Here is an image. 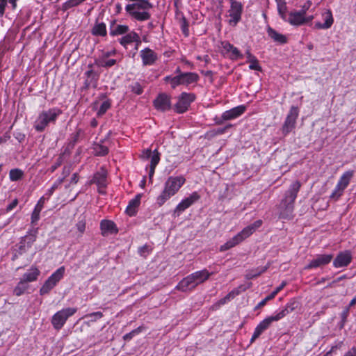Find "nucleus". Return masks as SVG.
Returning a JSON list of instances; mask_svg holds the SVG:
<instances>
[{"instance_id": "obj_1", "label": "nucleus", "mask_w": 356, "mask_h": 356, "mask_svg": "<svg viewBox=\"0 0 356 356\" xmlns=\"http://www.w3.org/2000/svg\"><path fill=\"white\" fill-rule=\"evenodd\" d=\"M185 182L186 179L182 175L169 177L164 183L162 191L156 197V204L159 207L163 205L178 193Z\"/></svg>"}, {"instance_id": "obj_2", "label": "nucleus", "mask_w": 356, "mask_h": 356, "mask_svg": "<svg viewBox=\"0 0 356 356\" xmlns=\"http://www.w3.org/2000/svg\"><path fill=\"white\" fill-rule=\"evenodd\" d=\"M301 184L296 181L291 184L289 190L286 192L284 199L281 201L279 209L280 216L282 218H289L293 211V203L297 194L300 188Z\"/></svg>"}, {"instance_id": "obj_3", "label": "nucleus", "mask_w": 356, "mask_h": 356, "mask_svg": "<svg viewBox=\"0 0 356 356\" xmlns=\"http://www.w3.org/2000/svg\"><path fill=\"white\" fill-rule=\"evenodd\" d=\"M293 303H289L275 315L266 317L261 321L255 327L254 333L250 339V343H253L259 336L266 330L274 321H278L289 314L294 309Z\"/></svg>"}, {"instance_id": "obj_4", "label": "nucleus", "mask_w": 356, "mask_h": 356, "mask_svg": "<svg viewBox=\"0 0 356 356\" xmlns=\"http://www.w3.org/2000/svg\"><path fill=\"white\" fill-rule=\"evenodd\" d=\"M58 108H52L41 111L33 123L34 129L38 131H43L50 123H55L57 118L61 114Z\"/></svg>"}, {"instance_id": "obj_5", "label": "nucleus", "mask_w": 356, "mask_h": 356, "mask_svg": "<svg viewBox=\"0 0 356 356\" xmlns=\"http://www.w3.org/2000/svg\"><path fill=\"white\" fill-rule=\"evenodd\" d=\"M199 79L197 74L194 72L180 73L175 76H167L164 80L170 83L172 88H175L179 85L188 86L195 83Z\"/></svg>"}, {"instance_id": "obj_6", "label": "nucleus", "mask_w": 356, "mask_h": 356, "mask_svg": "<svg viewBox=\"0 0 356 356\" xmlns=\"http://www.w3.org/2000/svg\"><path fill=\"white\" fill-rule=\"evenodd\" d=\"M354 173V170H347L341 175L334 189L330 196V200L337 201L341 197L353 177Z\"/></svg>"}, {"instance_id": "obj_7", "label": "nucleus", "mask_w": 356, "mask_h": 356, "mask_svg": "<svg viewBox=\"0 0 356 356\" xmlns=\"http://www.w3.org/2000/svg\"><path fill=\"white\" fill-rule=\"evenodd\" d=\"M76 311V308L67 307L57 312L51 318L53 327L57 330H60L65 325L67 318L73 316Z\"/></svg>"}, {"instance_id": "obj_8", "label": "nucleus", "mask_w": 356, "mask_h": 356, "mask_svg": "<svg viewBox=\"0 0 356 356\" xmlns=\"http://www.w3.org/2000/svg\"><path fill=\"white\" fill-rule=\"evenodd\" d=\"M65 267L61 266L58 268L44 283L40 289V295L48 293L58 282L63 277L65 274Z\"/></svg>"}, {"instance_id": "obj_9", "label": "nucleus", "mask_w": 356, "mask_h": 356, "mask_svg": "<svg viewBox=\"0 0 356 356\" xmlns=\"http://www.w3.org/2000/svg\"><path fill=\"white\" fill-rule=\"evenodd\" d=\"M230 8L228 10L230 19L229 24L232 26H236L241 19L243 13V6L241 2L238 1H229Z\"/></svg>"}, {"instance_id": "obj_10", "label": "nucleus", "mask_w": 356, "mask_h": 356, "mask_svg": "<svg viewBox=\"0 0 356 356\" xmlns=\"http://www.w3.org/2000/svg\"><path fill=\"white\" fill-rule=\"evenodd\" d=\"M333 259L332 254L316 255L305 266V269H312L323 267L331 262Z\"/></svg>"}, {"instance_id": "obj_11", "label": "nucleus", "mask_w": 356, "mask_h": 356, "mask_svg": "<svg viewBox=\"0 0 356 356\" xmlns=\"http://www.w3.org/2000/svg\"><path fill=\"white\" fill-rule=\"evenodd\" d=\"M195 99V95L192 93L183 92L179 97L175 106V111L179 113H184Z\"/></svg>"}, {"instance_id": "obj_12", "label": "nucleus", "mask_w": 356, "mask_h": 356, "mask_svg": "<svg viewBox=\"0 0 356 356\" xmlns=\"http://www.w3.org/2000/svg\"><path fill=\"white\" fill-rule=\"evenodd\" d=\"M298 108L296 106H292L290 108L289 113L286 116L285 122L283 124V132L284 134L289 133L294 127L296 122V119L298 116Z\"/></svg>"}, {"instance_id": "obj_13", "label": "nucleus", "mask_w": 356, "mask_h": 356, "mask_svg": "<svg viewBox=\"0 0 356 356\" xmlns=\"http://www.w3.org/2000/svg\"><path fill=\"white\" fill-rule=\"evenodd\" d=\"M353 260V256L350 250H345L337 254L333 260V266L334 268H343L348 266Z\"/></svg>"}, {"instance_id": "obj_14", "label": "nucleus", "mask_w": 356, "mask_h": 356, "mask_svg": "<svg viewBox=\"0 0 356 356\" xmlns=\"http://www.w3.org/2000/svg\"><path fill=\"white\" fill-rule=\"evenodd\" d=\"M200 198V195L197 192L192 193L188 197L182 200L181 202H179L175 209V213H177V216H179L181 213H182L184 210L190 207L192 204H193L195 202H197Z\"/></svg>"}, {"instance_id": "obj_15", "label": "nucleus", "mask_w": 356, "mask_h": 356, "mask_svg": "<svg viewBox=\"0 0 356 356\" xmlns=\"http://www.w3.org/2000/svg\"><path fill=\"white\" fill-rule=\"evenodd\" d=\"M91 183L97 186L99 193H104V189L107 185V171L102 168L99 171L95 174Z\"/></svg>"}, {"instance_id": "obj_16", "label": "nucleus", "mask_w": 356, "mask_h": 356, "mask_svg": "<svg viewBox=\"0 0 356 356\" xmlns=\"http://www.w3.org/2000/svg\"><path fill=\"white\" fill-rule=\"evenodd\" d=\"M140 56L144 65H152L158 59L157 54L149 48L141 50Z\"/></svg>"}, {"instance_id": "obj_17", "label": "nucleus", "mask_w": 356, "mask_h": 356, "mask_svg": "<svg viewBox=\"0 0 356 356\" xmlns=\"http://www.w3.org/2000/svg\"><path fill=\"white\" fill-rule=\"evenodd\" d=\"M154 105L157 110L165 111L171 107L170 98L166 94H160L154 101Z\"/></svg>"}, {"instance_id": "obj_18", "label": "nucleus", "mask_w": 356, "mask_h": 356, "mask_svg": "<svg viewBox=\"0 0 356 356\" xmlns=\"http://www.w3.org/2000/svg\"><path fill=\"white\" fill-rule=\"evenodd\" d=\"M262 225L261 220H257L254 223L245 227L241 232L236 235L238 236L241 242L245 238L251 236L259 227Z\"/></svg>"}, {"instance_id": "obj_19", "label": "nucleus", "mask_w": 356, "mask_h": 356, "mask_svg": "<svg viewBox=\"0 0 356 356\" xmlns=\"http://www.w3.org/2000/svg\"><path fill=\"white\" fill-rule=\"evenodd\" d=\"M322 18L324 20V23L316 22L315 28L318 29H327L332 26L334 22L332 13L330 10H325L322 14Z\"/></svg>"}, {"instance_id": "obj_20", "label": "nucleus", "mask_w": 356, "mask_h": 356, "mask_svg": "<svg viewBox=\"0 0 356 356\" xmlns=\"http://www.w3.org/2000/svg\"><path fill=\"white\" fill-rule=\"evenodd\" d=\"M196 286H197L191 274L181 280L176 288L181 291L186 292L194 289Z\"/></svg>"}, {"instance_id": "obj_21", "label": "nucleus", "mask_w": 356, "mask_h": 356, "mask_svg": "<svg viewBox=\"0 0 356 356\" xmlns=\"http://www.w3.org/2000/svg\"><path fill=\"white\" fill-rule=\"evenodd\" d=\"M245 111V106L241 105L234 107L229 111H226L222 115V118L224 120H229L232 119L236 118L244 113Z\"/></svg>"}, {"instance_id": "obj_22", "label": "nucleus", "mask_w": 356, "mask_h": 356, "mask_svg": "<svg viewBox=\"0 0 356 356\" xmlns=\"http://www.w3.org/2000/svg\"><path fill=\"white\" fill-rule=\"evenodd\" d=\"M119 42L124 47L127 48L128 45L133 42H136L137 45L140 43L139 35L136 32H129L124 36L122 37Z\"/></svg>"}, {"instance_id": "obj_23", "label": "nucleus", "mask_w": 356, "mask_h": 356, "mask_svg": "<svg viewBox=\"0 0 356 356\" xmlns=\"http://www.w3.org/2000/svg\"><path fill=\"white\" fill-rule=\"evenodd\" d=\"M267 33L269 38H270L275 42L279 44H286L288 41L286 35L278 33L277 31L268 26L266 28Z\"/></svg>"}, {"instance_id": "obj_24", "label": "nucleus", "mask_w": 356, "mask_h": 356, "mask_svg": "<svg viewBox=\"0 0 356 356\" xmlns=\"http://www.w3.org/2000/svg\"><path fill=\"white\" fill-rule=\"evenodd\" d=\"M100 227L103 236L116 234L118 231L115 224L113 221L108 220H102L100 223Z\"/></svg>"}, {"instance_id": "obj_25", "label": "nucleus", "mask_w": 356, "mask_h": 356, "mask_svg": "<svg viewBox=\"0 0 356 356\" xmlns=\"http://www.w3.org/2000/svg\"><path fill=\"white\" fill-rule=\"evenodd\" d=\"M306 17L304 13L294 12L291 13L289 15L288 22L294 26H300L306 23Z\"/></svg>"}, {"instance_id": "obj_26", "label": "nucleus", "mask_w": 356, "mask_h": 356, "mask_svg": "<svg viewBox=\"0 0 356 356\" xmlns=\"http://www.w3.org/2000/svg\"><path fill=\"white\" fill-rule=\"evenodd\" d=\"M222 48L226 53L229 54V56L232 59L236 60L243 58V55L239 50L229 42H223Z\"/></svg>"}, {"instance_id": "obj_27", "label": "nucleus", "mask_w": 356, "mask_h": 356, "mask_svg": "<svg viewBox=\"0 0 356 356\" xmlns=\"http://www.w3.org/2000/svg\"><path fill=\"white\" fill-rule=\"evenodd\" d=\"M211 275V273H209L206 269L196 271L191 274L196 286L207 280Z\"/></svg>"}, {"instance_id": "obj_28", "label": "nucleus", "mask_w": 356, "mask_h": 356, "mask_svg": "<svg viewBox=\"0 0 356 356\" xmlns=\"http://www.w3.org/2000/svg\"><path fill=\"white\" fill-rule=\"evenodd\" d=\"M40 273V270L36 267L32 266L23 275L22 280L26 283L34 282L38 279Z\"/></svg>"}, {"instance_id": "obj_29", "label": "nucleus", "mask_w": 356, "mask_h": 356, "mask_svg": "<svg viewBox=\"0 0 356 356\" xmlns=\"http://www.w3.org/2000/svg\"><path fill=\"white\" fill-rule=\"evenodd\" d=\"M286 285V282L283 281L281 284L277 286L269 296L266 297L264 300L258 303V305L255 307V309L261 308L264 307L268 300L273 299L275 296Z\"/></svg>"}, {"instance_id": "obj_30", "label": "nucleus", "mask_w": 356, "mask_h": 356, "mask_svg": "<svg viewBox=\"0 0 356 356\" xmlns=\"http://www.w3.org/2000/svg\"><path fill=\"white\" fill-rule=\"evenodd\" d=\"M140 195H137L134 199L131 200L126 209L127 213L130 216H134L136 213V209L140 202Z\"/></svg>"}, {"instance_id": "obj_31", "label": "nucleus", "mask_w": 356, "mask_h": 356, "mask_svg": "<svg viewBox=\"0 0 356 356\" xmlns=\"http://www.w3.org/2000/svg\"><path fill=\"white\" fill-rule=\"evenodd\" d=\"M36 236L34 234L26 235L22 238L19 243V249L21 252H26L27 249L31 248L33 242L35 241Z\"/></svg>"}, {"instance_id": "obj_32", "label": "nucleus", "mask_w": 356, "mask_h": 356, "mask_svg": "<svg viewBox=\"0 0 356 356\" xmlns=\"http://www.w3.org/2000/svg\"><path fill=\"white\" fill-rule=\"evenodd\" d=\"M240 243H241V241L240 240V238H238V236L237 235H235L234 237H232V238L228 240L225 243L222 245L220 247L219 250L220 252H224V251L229 250L230 248L236 246V245L239 244Z\"/></svg>"}, {"instance_id": "obj_33", "label": "nucleus", "mask_w": 356, "mask_h": 356, "mask_svg": "<svg viewBox=\"0 0 356 356\" xmlns=\"http://www.w3.org/2000/svg\"><path fill=\"white\" fill-rule=\"evenodd\" d=\"M106 26L104 23H96L92 29V33L96 36H105L106 35Z\"/></svg>"}, {"instance_id": "obj_34", "label": "nucleus", "mask_w": 356, "mask_h": 356, "mask_svg": "<svg viewBox=\"0 0 356 356\" xmlns=\"http://www.w3.org/2000/svg\"><path fill=\"white\" fill-rule=\"evenodd\" d=\"M246 57H247L248 61L250 63L249 67L250 70H258V71L261 70V68L259 64L258 60L257 59V58L254 56H253L250 52V51H246Z\"/></svg>"}, {"instance_id": "obj_35", "label": "nucleus", "mask_w": 356, "mask_h": 356, "mask_svg": "<svg viewBox=\"0 0 356 356\" xmlns=\"http://www.w3.org/2000/svg\"><path fill=\"white\" fill-rule=\"evenodd\" d=\"M128 31V26L123 24H117L111 29L110 34L112 35H122L127 33Z\"/></svg>"}, {"instance_id": "obj_36", "label": "nucleus", "mask_w": 356, "mask_h": 356, "mask_svg": "<svg viewBox=\"0 0 356 356\" xmlns=\"http://www.w3.org/2000/svg\"><path fill=\"white\" fill-rule=\"evenodd\" d=\"M116 63V60L109 59L106 60L104 57H100L95 60V64L99 67H109L114 65Z\"/></svg>"}, {"instance_id": "obj_37", "label": "nucleus", "mask_w": 356, "mask_h": 356, "mask_svg": "<svg viewBox=\"0 0 356 356\" xmlns=\"http://www.w3.org/2000/svg\"><path fill=\"white\" fill-rule=\"evenodd\" d=\"M28 287H29V286H28L27 283L21 279L20 281L18 282V284L14 289V293L17 296H20L25 292V291L28 289Z\"/></svg>"}, {"instance_id": "obj_38", "label": "nucleus", "mask_w": 356, "mask_h": 356, "mask_svg": "<svg viewBox=\"0 0 356 356\" xmlns=\"http://www.w3.org/2000/svg\"><path fill=\"white\" fill-rule=\"evenodd\" d=\"M238 289H234L231 292H229L225 297L220 299L218 302V306L222 305L230 301L232 299H233L236 296L238 295L239 293Z\"/></svg>"}, {"instance_id": "obj_39", "label": "nucleus", "mask_w": 356, "mask_h": 356, "mask_svg": "<svg viewBox=\"0 0 356 356\" xmlns=\"http://www.w3.org/2000/svg\"><path fill=\"white\" fill-rule=\"evenodd\" d=\"M93 149L97 156H104L108 152V147L101 144H95Z\"/></svg>"}, {"instance_id": "obj_40", "label": "nucleus", "mask_w": 356, "mask_h": 356, "mask_svg": "<svg viewBox=\"0 0 356 356\" xmlns=\"http://www.w3.org/2000/svg\"><path fill=\"white\" fill-rule=\"evenodd\" d=\"M63 182V178L58 179L51 186V187L46 192L45 195L48 200L54 193L56 189Z\"/></svg>"}, {"instance_id": "obj_41", "label": "nucleus", "mask_w": 356, "mask_h": 356, "mask_svg": "<svg viewBox=\"0 0 356 356\" xmlns=\"http://www.w3.org/2000/svg\"><path fill=\"white\" fill-rule=\"evenodd\" d=\"M23 176V172L19 169H13L10 171L9 177L11 181H17Z\"/></svg>"}, {"instance_id": "obj_42", "label": "nucleus", "mask_w": 356, "mask_h": 356, "mask_svg": "<svg viewBox=\"0 0 356 356\" xmlns=\"http://www.w3.org/2000/svg\"><path fill=\"white\" fill-rule=\"evenodd\" d=\"M150 159H151L150 166H153V168H156V166L157 165V164L159 163V162L160 161V156H159V153L158 152L157 149H155L153 151V154H152V156L150 157Z\"/></svg>"}, {"instance_id": "obj_43", "label": "nucleus", "mask_w": 356, "mask_h": 356, "mask_svg": "<svg viewBox=\"0 0 356 356\" xmlns=\"http://www.w3.org/2000/svg\"><path fill=\"white\" fill-rule=\"evenodd\" d=\"M110 106H111V104L108 102H107V101L104 102L101 104V106L97 111V115L101 116V115H104L106 112V111L110 108Z\"/></svg>"}, {"instance_id": "obj_44", "label": "nucleus", "mask_w": 356, "mask_h": 356, "mask_svg": "<svg viewBox=\"0 0 356 356\" xmlns=\"http://www.w3.org/2000/svg\"><path fill=\"white\" fill-rule=\"evenodd\" d=\"M86 220L84 218L80 219L78 222L76 224V227L78 231L80 232V234H83L86 229Z\"/></svg>"}, {"instance_id": "obj_45", "label": "nucleus", "mask_w": 356, "mask_h": 356, "mask_svg": "<svg viewBox=\"0 0 356 356\" xmlns=\"http://www.w3.org/2000/svg\"><path fill=\"white\" fill-rule=\"evenodd\" d=\"M131 91L136 95H140L143 93V88L138 83H135L131 86Z\"/></svg>"}, {"instance_id": "obj_46", "label": "nucleus", "mask_w": 356, "mask_h": 356, "mask_svg": "<svg viewBox=\"0 0 356 356\" xmlns=\"http://www.w3.org/2000/svg\"><path fill=\"white\" fill-rule=\"evenodd\" d=\"M84 1V0H69L65 3V7L67 8L76 6L81 3V2Z\"/></svg>"}, {"instance_id": "obj_47", "label": "nucleus", "mask_w": 356, "mask_h": 356, "mask_svg": "<svg viewBox=\"0 0 356 356\" xmlns=\"http://www.w3.org/2000/svg\"><path fill=\"white\" fill-rule=\"evenodd\" d=\"M44 202H45V197L42 196L38 200V202L37 204L35 205L34 209L38 210L39 211H41L42 208H43V205H44Z\"/></svg>"}, {"instance_id": "obj_48", "label": "nucleus", "mask_w": 356, "mask_h": 356, "mask_svg": "<svg viewBox=\"0 0 356 356\" xmlns=\"http://www.w3.org/2000/svg\"><path fill=\"white\" fill-rule=\"evenodd\" d=\"M40 213V211H39L38 210H35V209L33 210L32 215H31V222L32 223H35L39 220Z\"/></svg>"}, {"instance_id": "obj_49", "label": "nucleus", "mask_w": 356, "mask_h": 356, "mask_svg": "<svg viewBox=\"0 0 356 356\" xmlns=\"http://www.w3.org/2000/svg\"><path fill=\"white\" fill-rule=\"evenodd\" d=\"M103 314L100 312H93L86 316V317H94V319H92V321H95L96 319L101 318Z\"/></svg>"}, {"instance_id": "obj_50", "label": "nucleus", "mask_w": 356, "mask_h": 356, "mask_svg": "<svg viewBox=\"0 0 356 356\" xmlns=\"http://www.w3.org/2000/svg\"><path fill=\"white\" fill-rule=\"evenodd\" d=\"M346 278H347V276L346 275H343L341 277H339L337 279L333 280L332 282L329 283L327 285V287H333V286H334L336 283H337L338 282H340L344 279H346Z\"/></svg>"}, {"instance_id": "obj_51", "label": "nucleus", "mask_w": 356, "mask_h": 356, "mask_svg": "<svg viewBox=\"0 0 356 356\" xmlns=\"http://www.w3.org/2000/svg\"><path fill=\"white\" fill-rule=\"evenodd\" d=\"M7 1H8V0H0V15L1 16H2L4 14Z\"/></svg>"}, {"instance_id": "obj_52", "label": "nucleus", "mask_w": 356, "mask_h": 356, "mask_svg": "<svg viewBox=\"0 0 356 356\" xmlns=\"http://www.w3.org/2000/svg\"><path fill=\"white\" fill-rule=\"evenodd\" d=\"M18 204V201L17 199L14 200L6 208L7 211H10L13 210L15 207H17Z\"/></svg>"}, {"instance_id": "obj_53", "label": "nucleus", "mask_w": 356, "mask_h": 356, "mask_svg": "<svg viewBox=\"0 0 356 356\" xmlns=\"http://www.w3.org/2000/svg\"><path fill=\"white\" fill-rule=\"evenodd\" d=\"M153 154V152H152L150 149H147L143 152V159H149L152 156Z\"/></svg>"}, {"instance_id": "obj_54", "label": "nucleus", "mask_w": 356, "mask_h": 356, "mask_svg": "<svg viewBox=\"0 0 356 356\" xmlns=\"http://www.w3.org/2000/svg\"><path fill=\"white\" fill-rule=\"evenodd\" d=\"M312 6V1H307L305 3V4L302 6V11L301 13H304V15L305 14L306 10H307L310 6Z\"/></svg>"}, {"instance_id": "obj_55", "label": "nucleus", "mask_w": 356, "mask_h": 356, "mask_svg": "<svg viewBox=\"0 0 356 356\" xmlns=\"http://www.w3.org/2000/svg\"><path fill=\"white\" fill-rule=\"evenodd\" d=\"M137 333H138V330H133V331H132V332H131L130 333H128V334H125V335H124V339H126V340H127V339H131V337H132L134 334H137Z\"/></svg>"}, {"instance_id": "obj_56", "label": "nucleus", "mask_w": 356, "mask_h": 356, "mask_svg": "<svg viewBox=\"0 0 356 356\" xmlns=\"http://www.w3.org/2000/svg\"><path fill=\"white\" fill-rule=\"evenodd\" d=\"M155 168H153V166H149V179L150 181H152V178H153V176H154V174L155 172Z\"/></svg>"}, {"instance_id": "obj_57", "label": "nucleus", "mask_w": 356, "mask_h": 356, "mask_svg": "<svg viewBox=\"0 0 356 356\" xmlns=\"http://www.w3.org/2000/svg\"><path fill=\"white\" fill-rule=\"evenodd\" d=\"M344 356H356V349L355 348H352L351 350H350L349 351H348L345 355Z\"/></svg>"}, {"instance_id": "obj_58", "label": "nucleus", "mask_w": 356, "mask_h": 356, "mask_svg": "<svg viewBox=\"0 0 356 356\" xmlns=\"http://www.w3.org/2000/svg\"><path fill=\"white\" fill-rule=\"evenodd\" d=\"M115 54V51L113 50V51H107V52L104 53L102 57H104V58H107L108 57L111 56Z\"/></svg>"}, {"instance_id": "obj_59", "label": "nucleus", "mask_w": 356, "mask_h": 356, "mask_svg": "<svg viewBox=\"0 0 356 356\" xmlns=\"http://www.w3.org/2000/svg\"><path fill=\"white\" fill-rule=\"evenodd\" d=\"M79 177L76 173L73 174L71 178V183L76 184L78 182Z\"/></svg>"}, {"instance_id": "obj_60", "label": "nucleus", "mask_w": 356, "mask_h": 356, "mask_svg": "<svg viewBox=\"0 0 356 356\" xmlns=\"http://www.w3.org/2000/svg\"><path fill=\"white\" fill-rule=\"evenodd\" d=\"M266 267L263 268H262L259 272H258L257 273L254 274V275H249V278H250V279H251V278L255 277H257V276L259 275L261 273H262L265 272V271H266Z\"/></svg>"}, {"instance_id": "obj_61", "label": "nucleus", "mask_w": 356, "mask_h": 356, "mask_svg": "<svg viewBox=\"0 0 356 356\" xmlns=\"http://www.w3.org/2000/svg\"><path fill=\"white\" fill-rule=\"evenodd\" d=\"M92 127H95L97 125V121L95 119H92L90 122Z\"/></svg>"}, {"instance_id": "obj_62", "label": "nucleus", "mask_w": 356, "mask_h": 356, "mask_svg": "<svg viewBox=\"0 0 356 356\" xmlns=\"http://www.w3.org/2000/svg\"><path fill=\"white\" fill-rule=\"evenodd\" d=\"M356 304V297H355L353 299L351 300V301L349 303L350 307H353Z\"/></svg>"}, {"instance_id": "obj_63", "label": "nucleus", "mask_w": 356, "mask_h": 356, "mask_svg": "<svg viewBox=\"0 0 356 356\" xmlns=\"http://www.w3.org/2000/svg\"><path fill=\"white\" fill-rule=\"evenodd\" d=\"M278 11H279L280 13H284V11H285V6H280L279 8H278Z\"/></svg>"}, {"instance_id": "obj_64", "label": "nucleus", "mask_w": 356, "mask_h": 356, "mask_svg": "<svg viewBox=\"0 0 356 356\" xmlns=\"http://www.w3.org/2000/svg\"><path fill=\"white\" fill-rule=\"evenodd\" d=\"M17 1V0H8L9 3L12 4L13 8H15L16 7Z\"/></svg>"}]
</instances>
